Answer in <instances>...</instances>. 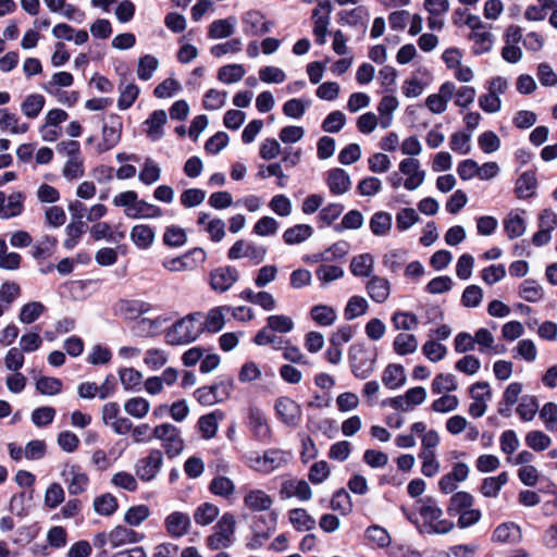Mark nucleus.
<instances>
[{
	"mask_svg": "<svg viewBox=\"0 0 557 557\" xmlns=\"http://www.w3.org/2000/svg\"><path fill=\"white\" fill-rule=\"evenodd\" d=\"M418 504V512L423 519V523L418 525L419 533L446 534L454 529V522L442 519L443 510L434 498L424 497L419 499Z\"/></svg>",
	"mask_w": 557,
	"mask_h": 557,
	"instance_id": "1",
	"label": "nucleus"
},
{
	"mask_svg": "<svg viewBox=\"0 0 557 557\" xmlns=\"http://www.w3.org/2000/svg\"><path fill=\"white\" fill-rule=\"evenodd\" d=\"M201 319V312H191L175 321L165 334L166 343L178 346L195 342L203 333Z\"/></svg>",
	"mask_w": 557,
	"mask_h": 557,
	"instance_id": "2",
	"label": "nucleus"
},
{
	"mask_svg": "<svg viewBox=\"0 0 557 557\" xmlns=\"http://www.w3.org/2000/svg\"><path fill=\"white\" fill-rule=\"evenodd\" d=\"M348 357L354 375L364 380L373 372L377 354L362 344H354L349 348Z\"/></svg>",
	"mask_w": 557,
	"mask_h": 557,
	"instance_id": "3",
	"label": "nucleus"
},
{
	"mask_svg": "<svg viewBox=\"0 0 557 557\" xmlns=\"http://www.w3.org/2000/svg\"><path fill=\"white\" fill-rule=\"evenodd\" d=\"M163 463V454L160 449H151L147 457L140 458L135 463V473L144 482L152 481Z\"/></svg>",
	"mask_w": 557,
	"mask_h": 557,
	"instance_id": "4",
	"label": "nucleus"
},
{
	"mask_svg": "<svg viewBox=\"0 0 557 557\" xmlns=\"http://www.w3.org/2000/svg\"><path fill=\"white\" fill-rule=\"evenodd\" d=\"M276 519L275 513H260L255 516L253 521V536L247 543L249 549H257L263 545V542L269 539V532L275 529Z\"/></svg>",
	"mask_w": 557,
	"mask_h": 557,
	"instance_id": "5",
	"label": "nucleus"
},
{
	"mask_svg": "<svg viewBox=\"0 0 557 557\" xmlns=\"http://www.w3.org/2000/svg\"><path fill=\"white\" fill-rule=\"evenodd\" d=\"M122 134V119L119 114L111 113L108 116V123L102 126V141L98 144L97 150L99 153L111 150L115 147Z\"/></svg>",
	"mask_w": 557,
	"mask_h": 557,
	"instance_id": "6",
	"label": "nucleus"
},
{
	"mask_svg": "<svg viewBox=\"0 0 557 557\" xmlns=\"http://www.w3.org/2000/svg\"><path fill=\"white\" fill-rule=\"evenodd\" d=\"M469 392L474 400L469 406V413L473 418H480L486 412V400L492 397L490 384L487 382H476L470 386Z\"/></svg>",
	"mask_w": 557,
	"mask_h": 557,
	"instance_id": "7",
	"label": "nucleus"
},
{
	"mask_svg": "<svg viewBox=\"0 0 557 557\" xmlns=\"http://www.w3.org/2000/svg\"><path fill=\"white\" fill-rule=\"evenodd\" d=\"M237 280L238 271L235 267H220L210 272V285L215 292L228 290Z\"/></svg>",
	"mask_w": 557,
	"mask_h": 557,
	"instance_id": "8",
	"label": "nucleus"
},
{
	"mask_svg": "<svg viewBox=\"0 0 557 557\" xmlns=\"http://www.w3.org/2000/svg\"><path fill=\"white\" fill-rule=\"evenodd\" d=\"M456 86L454 83L445 82L441 85L437 94H432L426 98V108L432 113H443L447 109V103L453 98Z\"/></svg>",
	"mask_w": 557,
	"mask_h": 557,
	"instance_id": "9",
	"label": "nucleus"
},
{
	"mask_svg": "<svg viewBox=\"0 0 557 557\" xmlns=\"http://www.w3.org/2000/svg\"><path fill=\"white\" fill-rule=\"evenodd\" d=\"M190 523L189 515L182 511H173L164 519V528L172 539H180L186 535Z\"/></svg>",
	"mask_w": 557,
	"mask_h": 557,
	"instance_id": "10",
	"label": "nucleus"
},
{
	"mask_svg": "<svg viewBox=\"0 0 557 557\" xmlns=\"http://www.w3.org/2000/svg\"><path fill=\"white\" fill-rule=\"evenodd\" d=\"M312 496L311 487L305 480L289 479L281 485V497H296L301 502L309 500Z\"/></svg>",
	"mask_w": 557,
	"mask_h": 557,
	"instance_id": "11",
	"label": "nucleus"
},
{
	"mask_svg": "<svg viewBox=\"0 0 557 557\" xmlns=\"http://www.w3.org/2000/svg\"><path fill=\"white\" fill-rule=\"evenodd\" d=\"M326 184L333 195L346 194L351 187L349 174L341 168H335L326 173Z\"/></svg>",
	"mask_w": 557,
	"mask_h": 557,
	"instance_id": "12",
	"label": "nucleus"
},
{
	"mask_svg": "<svg viewBox=\"0 0 557 557\" xmlns=\"http://www.w3.org/2000/svg\"><path fill=\"white\" fill-rule=\"evenodd\" d=\"M369 297L376 304H383L391 294L389 281L379 275H372L366 285Z\"/></svg>",
	"mask_w": 557,
	"mask_h": 557,
	"instance_id": "13",
	"label": "nucleus"
},
{
	"mask_svg": "<svg viewBox=\"0 0 557 557\" xmlns=\"http://www.w3.org/2000/svg\"><path fill=\"white\" fill-rule=\"evenodd\" d=\"M145 535L138 533L125 525H117L109 533V541L112 547H119L124 544H135L143 541Z\"/></svg>",
	"mask_w": 557,
	"mask_h": 557,
	"instance_id": "14",
	"label": "nucleus"
},
{
	"mask_svg": "<svg viewBox=\"0 0 557 557\" xmlns=\"http://www.w3.org/2000/svg\"><path fill=\"white\" fill-rule=\"evenodd\" d=\"M168 121L166 112L162 109L152 111L144 122L147 128V136L152 141H158L164 136L163 126Z\"/></svg>",
	"mask_w": 557,
	"mask_h": 557,
	"instance_id": "15",
	"label": "nucleus"
},
{
	"mask_svg": "<svg viewBox=\"0 0 557 557\" xmlns=\"http://www.w3.org/2000/svg\"><path fill=\"white\" fill-rule=\"evenodd\" d=\"M245 32L251 35H264L270 32L272 23L264 21L259 11H249L243 16Z\"/></svg>",
	"mask_w": 557,
	"mask_h": 557,
	"instance_id": "16",
	"label": "nucleus"
},
{
	"mask_svg": "<svg viewBox=\"0 0 557 557\" xmlns=\"http://www.w3.org/2000/svg\"><path fill=\"white\" fill-rule=\"evenodd\" d=\"M119 310L126 319L135 320L151 310V305L138 299L119 300Z\"/></svg>",
	"mask_w": 557,
	"mask_h": 557,
	"instance_id": "17",
	"label": "nucleus"
},
{
	"mask_svg": "<svg viewBox=\"0 0 557 557\" xmlns=\"http://www.w3.org/2000/svg\"><path fill=\"white\" fill-rule=\"evenodd\" d=\"M369 12L364 7H357L351 10H343L338 13V23L342 25L359 26L363 27V32L367 29V20Z\"/></svg>",
	"mask_w": 557,
	"mask_h": 557,
	"instance_id": "18",
	"label": "nucleus"
},
{
	"mask_svg": "<svg viewBox=\"0 0 557 557\" xmlns=\"http://www.w3.org/2000/svg\"><path fill=\"white\" fill-rule=\"evenodd\" d=\"M537 186L535 173L523 172L516 181L515 194L519 199H527L534 195Z\"/></svg>",
	"mask_w": 557,
	"mask_h": 557,
	"instance_id": "19",
	"label": "nucleus"
},
{
	"mask_svg": "<svg viewBox=\"0 0 557 557\" xmlns=\"http://www.w3.org/2000/svg\"><path fill=\"white\" fill-rule=\"evenodd\" d=\"M374 267V258L371 253L355 256L350 262V272L357 277H371Z\"/></svg>",
	"mask_w": 557,
	"mask_h": 557,
	"instance_id": "20",
	"label": "nucleus"
},
{
	"mask_svg": "<svg viewBox=\"0 0 557 557\" xmlns=\"http://www.w3.org/2000/svg\"><path fill=\"white\" fill-rule=\"evenodd\" d=\"M382 382L389 389L403 386L406 382L404 367L398 363H389L383 372Z\"/></svg>",
	"mask_w": 557,
	"mask_h": 557,
	"instance_id": "21",
	"label": "nucleus"
},
{
	"mask_svg": "<svg viewBox=\"0 0 557 557\" xmlns=\"http://www.w3.org/2000/svg\"><path fill=\"white\" fill-rule=\"evenodd\" d=\"M276 455V450H270L265 451L262 456H249L248 465L251 469L256 471L269 473L277 467V465L275 463L277 459Z\"/></svg>",
	"mask_w": 557,
	"mask_h": 557,
	"instance_id": "22",
	"label": "nucleus"
},
{
	"mask_svg": "<svg viewBox=\"0 0 557 557\" xmlns=\"http://www.w3.org/2000/svg\"><path fill=\"white\" fill-rule=\"evenodd\" d=\"M504 231L509 239H515L525 233L527 224L524 219L516 211H511L503 221Z\"/></svg>",
	"mask_w": 557,
	"mask_h": 557,
	"instance_id": "23",
	"label": "nucleus"
},
{
	"mask_svg": "<svg viewBox=\"0 0 557 557\" xmlns=\"http://www.w3.org/2000/svg\"><path fill=\"white\" fill-rule=\"evenodd\" d=\"M154 231L147 224L133 226L129 237L139 249H148L154 240Z\"/></svg>",
	"mask_w": 557,
	"mask_h": 557,
	"instance_id": "24",
	"label": "nucleus"
},
{
	"mask_svg": "<svg viewBox=\"0 0 557 557\" xmlns=\"http://www.w3.org/2000/svg\"><path fill=\"white\" fill-rule=\"evenodd\" d=\"M474 505V497L465 491L453 494L447 506L449 516H457L462 511L472 508Z\"/></svg>",
	"mask_w": 557,
	"mask_h": 557,
	"instance_id": "25",
	"label": "nucleus"
},
{
	"mask_svg": "<svg viewBox=\"0 0 557 557\" xmlns=\"http://www.w3.org/2000/svg\"><path fill=\"white\" fill-rule=\"evenodd\" d=\"M228 310V307H214L210 309L209 312L207 313L206 320H201V326L203 327V332H220L225 324L224 311Z\"/></svg>",
	"mask_w": 557,
	"mask_h": 557,
	"instance_id": "26",
	"label": "nucleus"
},
{
	"mask_svg": "<svg viewBox=\"0 0 557 557\" xmlns=\"http://www.w3.org/2000/svg\"><path fill=\"white\" fill-rule=\"evenodd\" d=\"M271 332H278V314H272L267 319V325L257 332L253 343L258 346L273 344L276 336Z\"/></svg>",
	"mask_w": 557,
	"mask_h": 557,
	"instance_id": "27",
	"label": "nucleus"
},
{
	"mask_svg": "<svg viewBox=\"0 0 557 557\" xmlns=\"http://www.w3.org/2000/svg\"><path fill=\"white\" fill-rule=\"evenodd\" d=\"M288 520L297 531H310L315 528L314 518L302 508L289 510Z\"/></svg>",
	"mask_w": 557,
	"mask_h": 557,
	"instance_id": "28",
	"label": "nucleus"
},
{
	"mask_svg": "<svg viewBox=\"0 0 557 557\" xmlns=\"http://www.w3.org/2000/svg\"><path fill=\"white\" fill-rule=\"evenodd\" d=\"M344 206L342 203L332 202L323 207L318 215L317 222L319 228L331 226L343 213Z\"/></svg>",
	"mask_w": 557,
	"mask_h": 557,
	"instance_id": "29",
	"label": "nucleus"
},
{
	"mask_svg": "<svg viewBox=\"0 0 557 557\" xmlns=\"http://www.w3.org/2000/svg\"><path fill=\"white\" fill-rule=\"evenodd\" d=\"M313 234V228L309 224H297L289 228H287L284 234L283 238L286 244L288 245H297L301 244L308 238H310Z\"/></svg>",
	"mask_w": 557,
	"mask_h": 557,
	"instance_id": "30",
	"label": "nucleus"
},
{
	"mask_svg": "<svg viewBox=\"0 0 557 557\" xmlns=\"http://www.w3.org/2000/svg\"><path fill=\"white\" fill-rule=\"evenodd\" d=\"M392 214L385 211L375 212L370 219L369 226L373 235L385 236L392 228Z\"/></svg>",
	"mask_w": 557,
	"mask_h": 557,
	"instance_id": "31",
	"label": "nucleus"
},
{
	"mask_svg": "<svg viewBox=\"0 0 557 557\" xmlns=\"http://www.w3.org/2000/svg\"><path fill=\"white\" fill-rule=\"evenodd\" d=\"M245 505L253 511H264L272 505L271 497L261 490H252L245 496Z\"/></svg>",
	"mask_w": 557,
	"mask_h": 557,
	"instance_id": "32",
	"label": "nucleus"
},
{
	"mask_svg": "<svg viewBox=\"0 0 557 557\" xmlns=\"http://www.w3.org/2000/svg\"><path fill=\"white\" fill-rule=\"evenodd\" d=\"M218 416L222 417V412L215 410L213 412L203 414L198 419L197 424L201 432L202 438L210 440L215 436L219 428Z\"/></svg>",
	"mask_w": 557,
	"mask_h": 557,
	"instance_id": "33",
	"label": "nucleus"
},
{
	"mask_svg": "<svg viewBox=\"0 0 557 557\" xmlns=\"http://www.w3.org/2000/svg\"><path fill=\"white\" fill-rule=\"evenodd\" d=\"M117 508V498L111 493L101 494L94 499V509L100 516L110 517Z\"/></svg>",
	"mask_w": 557,
	"mask_h": 557,
	"instance_id": "34",
	"label": "nucleus"
},
{
	"mask_svg": "<svg viewBox=\"0 0 557 557\" xmlns=\"http://www.w3.org/2000/svg\"><path fill=\"white\" fill-rule=\"evenodd\" d=\"M539 407L540 404L535 396L523 395L520 398L518 407L516 408V412L522 421L528 422L534 419L536 412L539 411Z\"/></svg>",
	"mask_w": 557,
	"mask_h": 557,
	"instance_id": "35",
	"label": "nucleus"
},
{
	"mask_svg": "<svg viewBox=\"0 0 557 557\" xmlns=\"http://www.w3.org/2000/svg\"><path fill=\"white\" fill-rule=\"evenodd\" d=\"M235 18H220L213 21L208 30V36L212 39L227 38L234 33Z\"/></svg>",
	"mask_w": 557,
	"mask_h": 557,
	"instance_id": "36",
	"label": "nucleus"
},
{
	"mask_svg": "<svg viewBox=\"0 0 557 557\" xmlns=\"http://www.w3.org/2000/svg\"><path fill=\"white\" fill-rule=\"evenodd\" d=\"M350 249V245L346 240H339L333 244L323 252L314 256V261L331 262L344 258Z\"/></svg>",
	"mask_w": 557,
	"mask_h": 557,
	"instance_id": "37",
	"label": "nucleus"
},
{
	"mask_svg": "<svg viewBox=\"0 0 557 557\" xmlns=\"http://www.w3.org/2000/svg\"><path fill=\"white\" fill-rule=\"evenodd\" d=\"M281 419L288 425H297L301 419V409L294 400L281 397Z\"/></svg>",
	"mask_w": 557,
	"mask_h": 557,
	"instance_id": "38",
	"label": "nucleus"
},
{
	"mask_svg": "<svg viewBox=\"0 0 557 557\" xmlns=\"http://www.w3.org/2000/svg\"><path fill=\"white\" fill-rule=\"evenodd\" d=\"M46 99L40 94L28 95L21 104V110L28 119H36L44 109Z\"/></svg>",
	"mask_w": 557,
	"mask_h": 557,
	"instance_id": "39",
	"label": "nucleus"
},
{
	"mask_svg": "<svg viewBox=\"0 0 557 557\" xmlns=\"http://www.w3.org/2000/svg\"><path fill=\"white\" fill-rule=\"evenodd\" d=\"M393 348L400 356L413 354L418 349L417 337L413 334L399 333L394 338Z\"/></svg>",
	"mask_w": 557,
	"mask_h": 557,
	"instance_id": "40",
	"label": "nucleus"
},
{
	"mask_svg": "<svg viewBox=\"0 0 557 557\" xmlns=\"http://www.w3.org/2000/svg\"><path fill=\"white\" fill-rule=\"evenodd\" d=\"M474 344L478 345V350L481 354H498L494 343L495 338L492 332L485 327L475 331L473 335Z\"/></svg>",
	"mask_w": 557,
	"mask_h": 557,
	"instance_id": "41",
	"label": "nucleus"
},
{
	"mask_svg": "<svg viewBox=\"0 0 557 557\" xmlns=\"http://www.w3.org/2000/svg\"><path fill=\"white\" fill-rule=\"evenodd\" d=\"M519 295L528 302H537L544 297V289L536 281L528 278L521 283Z\"/></svg>",
	"mask_w": 557,
	"mask_h": 557,
	"instance_id": "42",
	"label": "nucleus"
},
{
	"mask_svg": "<svg viewBox=\"0 0 557 557\" xmlns=\"http://www.w3.org/2000/svg\"><path fill=\"white\" fill-rule=\"evenodd\" d=\"M219 512L218 506L211 503H203L194 511V520L199 525H208L216 519Z\"/></svg>",
	"mask_w": 557,
	"mask_h": 557,
	"instance_id": "43",
	"label": "nucleus"
},
{
	"mask_svg": "<svg viewBox=\"0 0 557 557\" xmlns=\"http://www.w3.org/2000/svg\"><path fill=\"white\" fill-rule=\"evenodd\" d=\"M520 536V528L513 522L499 524L493 532V541L498 543L513 542Z\"/></svg>",
	"mask_w": 557,
	"mask_h": 557,
	"instance_id": "44",
	"label": "nucleus"
},
{
	"mask_svg": "<svg viewBox=\"0 0 557 557\" xmlns=\"http://www.w3.org/2000/svg\"><path fill=\"white\" fill-rule=\"evenodd\" d=\"M368 301L362 296H351L344 310L346 320L351 321L358 317L363 315L368 310Z\"/></svg>",
	"mask_w": 557,
	"mask_h": 557,
	"instance_id": "45",
	"label": "nucleus"
},
{
	"mask_svg": "<svg viewBox=\"0 0 557 557\" xmlns=\"http://www.w3.org/2000/svg\"><path fill=\"white\" fill-rule=\"evenodd\" d=\"M35 490H25L23 492L14 494L9 504V509L12 513H15L18 517H23L26 515V503H30L34 497Z\"/></svg>",
	"mask_w": 557,
	"mask_h": 557,
	"instance_id": "46",
	"label": "nucleus"
},
{
	"mask_svg": "<svg viewBox=\"0 0 557 557\" xmlns=\"http://www.w3.org/2000/svg\"><path fill=\"white\" fill-rule=\"evenodd\" d=\"M132 219H153L162 215V209L144 199L138 200L134 212H126Z\"/></svg>",
	"mask_w": 557,
	"mask_h": 557,
	"instance_id": "47",
	"label": "nucleus"
},
{
	"mask_svg": "<svg viewBox=\"0 0 557 557\" xmlns=\"http://www.w3.org/2000/svg\"><path fill=\"white\" fill-rule=\"evenodd\" d=\"M364 218L359 210H349L341 223L333 226L334 232L342 233L345 230H359L363 225Z\"/></svg>",
	"mask_w": 557,
	"mask_h": 557,
	"instance_id": "48",
	"label": "nucleus"
},
{
	"mask_svg": "<svg viewBox=\"0 0 557 557\" xmlns=\"http://www.w3.org/2000/svg\"><path fill=\"white\" fill-rule=\"evenodd\" d=\"M25 195L22 191L12 193L8 198L5 212H0L1 219H11L20 215L24 210Z\"/></svg>",
	"mask_w": 557,
	"mask_h": 557,
	"instance_id": "49",
	"label": "nucleus"
},
{
	"mask_svg": "<svg viewBox=\"0 0 557 557\" xmlns=\"http://www.w3.org/2000/svg\"><path fill=\"white\" fill-rule=\"evenodd\" d=\"M458 388L457 379L451 373H440L432 382L431 389L433 394H442L443 392H454Z\"/></svg>",
	"mask_w": 557,
	"mask_h": 557,
	"instance_id": "50",
	"label": "nucleus"
},
{
	"mask_svg": "<svg viewBox=\"0 0 557 557\" xmlns=\"http://www.w3.org/2000/svg\"><path fill=\"white\" fill-rule=\"evenodd\" d=\"M36 389L41 395L54 396L62 392L63 383L60 379L53 376H40L36 381Z\"/></svg>",
	"mask_w": 557,
	"mask_h": 557,
	"instance_id": "51",
	"label": "nucleus"
},
{
	"mask_svg": "<svg viewBox=\"0 0 557 557\" xmlns=\"http://www.w3.org/2000/svg\"><path fill=\"white\" fill-rule=\"evenodd\" d=\"M120 381L125 391H137L140 387L143 374L134 368H122L119 370Z\"/></svg>",
	"mask_w": 557,
	"mask_h": 557,
	"instance_id": "52",
	"label": "nucleus"
},
{
	"mask_svg": "<svg viewBox=\"0 0 557 557\" xmlns=\"http://www.w3.org/2000/svg\"><path fill=\"white\" fill-rule=\"evenodd\" d=\"M187 242V235L184 228L170 225L165 228L163 234V244L168 247L177 248L182 247Z\"/></svg>",
	"mask_w": 557,
	"mask_h": 557,
	"instance_id": "53",
	"label": "nucleus"
},
{
	"mask_svg": "<svg viewBox=\"0 0 557 557\" xmlns=\"http://www.w3.org/2000/svg\"><path fill=\"white\" fill-rule=\"evenodd\" d=\"M45 309V305L40 301L27 302L21 308L18 319L24 324H32L44 313Z\"/></svg>",
	"mask_w": 557,
	"mask_h": 557,
	"instance_id": "54",
	"label": "nucleus"
},
{
	"mask_svg": "<svg viewBox=\"0 0 557 557\" xmlns=\"http://www.w3.org/2000/svg\"><path fill=\"white\" fill-rule=\"evenodd\" d=\"M150 409V403L144 397H133L125 401L124 410L129 416L141 419L147 416Z\"/></svg>",
	"mask_w": 557,
	"mask_h": 557,
	"instance_id": "55",
	"label": "nucleus"
},
{
	"mask_svg": "<svg viewBox=\"0 0 557 557\" xmlns=\"http://www.w3.org/2000/svg\"><path fill=\"white\" fill-rule=\"evenodd\" d=\"M245 73V69L242 64H227L219 69L218 79L224 84H233L240 81Z\"/></svg>",
	"mask_w": 557,
	"mask_h": 557,
	"instance_id": "56",
	"label": "nucleus"
},
{
	"mask_svg": "<svg viewBox=\"0 0 557 557\" xmlns=\"http://www.w3.org/2000/svg\"><path fill=\"white\" fill-rule=\"evenodd\" d=\"M159 66L158 59L152 54H144L138 59L137 76L141 81H149Z\"/></svg>",
	"mask_w": 557,
	"mask_h": 557,
	"instance_id": "57",
	"label": "nucleus"
},
{
	"mask_svg": "<svg viewBox=\"0 0 557 557\" xmlns=\"http://www.w3.org/2000/svg\"><path fill=\"white\" fill-rule=\"evenodd\" d=\"M311 317L318 324L330 326L335 322L337 314L332 307L317 305L311 308Z\"/></svg>",
	"mask_w": 557,
	"mask_h": 557,
	"instance_id": "58",
	"label": "nucleus"
},
{
	"mask_svg": "<svg viewBox=\"0 0 557 557\" xmlns=\"http://www.w3.org/2000/svg\"><path fill=\"white\" fill-rule=\"evenodd\" d=\"M209 491L216 496L228 497L234 493L235 485L230 478L219 475L210 482Z\"/></svg>",
	"mask_w": 557,
	"mask_h": 557,
	"instance_id": "59",
	"label": "nucleus"
},
{
	"mask_svg": "<svg viewBox=\"0 0 557 557\" xmlns=\"http://www.w3.org/2000/svg\"><path fill=\"white\" fill-rule=\"evenodd\" d=\"M150 516V509L147 505H136L127 509L124 515V521L131 527L140 525Z\"/></svg>",
	"mask_w": 557,
	"mask_h": 557,
	"instance_id": "60",
	"label": "nucleus"
},
{
	"mask_svg": "<svg viewBox=\"0 0 557 557\" xmlns=\"http://www.w3.org/2000/svg\"><path fill=\"white\" fill-rule=\"evenodd\" d=\"M393 325L396 330L411 331L418 326V318L408 311H396L392 317Z\"/></svg>",
	"mask_w": 557,
	"mask_h": 557,
	"instance_id": "61",
	"label": "nucleus"
},
{
	"mask_svg": "<svg viewBox=\"0 0 557 557\" xmlns=\"http://www.w3.org/2000/svg\"><path fill=\"white\" fill-rule=\"evenodd\" d=\"M525 444L528 445V447H530L531 449L535 450V451H543L545 449H547L550 444H552V440L548 435H546L544 432L542 431H530L527 435H525Z\"/></svg>",
	"mask_w": 557,
	"mask_h": 557,
	"instance_id": "62",
	"label": "nucleus"
},
{
	"mask_svg": "<svg viewBox=\"0 0 557 557\" xmlns=\"http://www.w3.org/2000/svg\"><path fill=\"white\" fill-rule=\"evenodd\" d=\"M65 498V493L60 483H51L45 493V506L54 509L60 506Z\"/></svg>",
	"mask_w": 557,
	"mask_h": 557,
	"instance_id": "63",
	"label": "nucleus"
},
{
	"mask_svg": "<svg viewBox=\"0 0 557 557\" xmlns=\"http://www.w3.org/2000/svg\"><path fill=\"white\" fill-rule=\"evenodd\" d=\"M346 123V115L342 111H333L326 115L321 124L325 133H338Z\"/></svg>",
	"mask_w": 557,
	"mask_h": 557,
	"instance_id": "64",
	"label": "nucleus"
}]
</instances>
